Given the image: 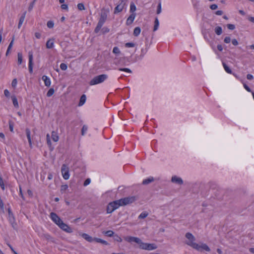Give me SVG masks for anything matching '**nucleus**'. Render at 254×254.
Masks as SVG:
<instances>
[{
	"label": "nucleus",
	"mask_w": 254,
	"mask_h": 254,
	"mask_svg": "<svg viewBox=\"0 0 254 254\" xmlns=\"http://www.w3.org/2000/svg\"><path fill=\"white\" fill-rule=\"evenodd\" d=\"M14 40V37L13 36V38H12V40L11 41V42L10 43V44H9V46L8 47V48L9 49H11V48H12V47L13 46V44Z\"/></svg>",
	"instance_id": "nucleus-56"
},
{
	"label": "nucleus",
	"mask_w": 254,
	"mask_h": 254,
	"mask_svg": "<svg viewBox=\"0 0 254 254\" xmlns=\"http://www.w3.org/2000/svg\"><path fill=\"white\" fill-rule=\"evenodd\" d=\"M107 17V15L106 12H102L101 13L100 18L99 19L100 21L105 23Z\"/></svg>",
	"instance_id": "nucleus-20"
},
{
	"label": "nucleus",
	"mask_w": 254,
	"mask_h": 254,
	"mask_svg": "<svg viewBox=\"0 0 254 254\" xmlns=\"http://www.w3.org/2000/svg\"><path fill=\"white\" fill-rule=\"evenodd\" d=\"M104 23L102 22H101L100 21H98V24H97V26L99 27H100L101 28V27H102L103 25L104 24Z\"/></svg>",
	"instance_id": "nucleus-62"
},
{
	"label": "nucleus",
	"mask_w": 254,
	"mask_h": 254,
	"mask_svg": "<svg viewBox=\"0 0 254 254\" xmlns=\"http://www.w3.org/2000/svg\"><path fill=\"white\" fill-rule=\"evenodd\" d=\"M54 40L49 39L46 43V47L48 49H52L54 47Z\"/></svg>",
	"instance_id": "nucleus-19"
},
{
	"label": "nucleus",
	"mask_w": 254,
	"mask_h": 254,
	"mask_svg": "<svg viewBox=\"0 0 254 254\" xmlns=\"http://www.w3.org/2000/svg\"><path fill=\"white\" fill-rule=\"evenodd\" d=\"M90 179H87L85 181H84V186H87L88 185H89L90 183Z\"/></svg>",
	"instance_id": "nucleus-55"
},
{
	"label": "nucleus",
	"mask_w": 254,
	"mask_h": 254,
	"mask_svg": "<svg viewBox=\"0 0 254 254\" xmlns=\"http://www.w3.org/2000/svg\"><path fill=\"white\" fill-rule=\"evenodd\" d=\"M51 134L52 140L55 142H58L59 140V136L58 133L56 131H53Z\"/></svg>",
	"instance_id": "nucleus-17"
},
{
	"label": "nucleus",
	"mask_w": 254,
	"mask_h": 254,
	"mask_svg": "<svg viewBox=\"0 0 254 254\" xmlns=\"http://www.w3.org/2000/svg\"><path fill=\"white\" fill-rule=\"evenodd\" d=\"M125 46L127 48L133 47L134 46V44L133 43H127L125 44Z\"/></svg>",
	"instance_id": "nucleus-48"
},
{
	"label": "nucleus",
	"mask_w": 254,
	"mask_h": 254,
	"mask_svg": "<svg viewBox=\"0 0 254 254\" xmlns=\"http://www.w3.org/2000/svg\"><path fill=\"white\" fill-rule=\"evenodd\" d=\"M29 57V70L30 73L33 72V53L29 52L28 53Z\"/></svg>",
	"instance_id": "nucleus-9"
},
{
	"label": "nucleus",
	"mask_w": 254,
	"mask_h": 254,
	"mask_svg": "<svg viewBox=\"0 0 254 254\" xmlns=\"http://www.w3.org/2000/svg\"><path fill=\"white\" fill-rule=\"evenodd\" d=\"M154 181V178L153 177H149L148 179H145L142 182L143 185H147Z\"/></svg>",
	"instance_id": "nucleus-25"
},
{
	"label": "nucleus",
	"mask_w": 254,
	"mask_h": 254,
	"mask_svg": "<svg viewBox=\"0 0 254 254\" xmlns=\"http://www.w3.org/2000/svg\"><path fill=\"white\" fill-rule=\"evenodd\" d=\"M227 28L230 30H234L235 28V26L234 24H228L227 25Z\"/></svg>",
	"instance_id": "nucleus-46"
},
{
	"label": "nucleus",
	"mask_w": 254,
	"mask_h": 254,
	"mask_svg": "<svg viewBox=\"0 0 254 254\" xmlns=\"http://www.w3.org/2000/svg\"><path fill=\"white\" fill-rule=\"evenodd\" d=\"M11 99L12 100V103L14 105V106L18 108L19 107L18 103L17 100V98L15 96L13 95L11 96Z\"/></svg>",
	"instance_id": "nucleus-22"
},
{
	"label": "nucleus",
	"mask_w": 254,
	"mask_h": 254,
	"mask_svg": "<svg viewBox=\"0 0 254 254\" xmlns=\"http://www.w3.org/2000/svg\"><path fill=\"white\" fill-rule=\"evenodd\" d=\"M161 3H159L158 5V7H157V14H159L161 13Z\"/></svg>",
	"instance_id": "nucleus-49"
},
{
	"label": "nucleus",
	"mask_w": 254,
	"mask_h": 254,
	"mask_svg": "<svg viewBox=\"0 0 254 254\" xmlns=\"http://www.w3.org/2000/svg\"><path fill=\"white\" fill-rule=\"evenodd\" d=\"M104 23L102 22H101L100 21H98V24H97V26L99 27H100L101 28V27H102L103 25L104 24Z\"/></svg>",
	"instance_id": "nucleus-63"
},
{
	"label": "nucleus",
	"mask_w": 254,
	"mask_h": 254,
	"mask_svg": "<svg viewBox=\"0 0 254 254\" xmlns=\"http://www.w3.org/2000/svg\"><path fill=\"white\" fill-rule=\"evenodd\" d=\"M61 172L63 177L65 180H68L69 178V168L66 165H62Z\"/></svg>",
	"instance_id": "nucleus-5"
},
{
	"label": "nucleus",
	"mask_w": 254,
	"mask_h": 254,
	"mask_svg": "<svg viewBox=\"0 0 254 254\" xmlns=\"http://www.w3.org/2000/svg\"><path fill=\"white\" fill-rule=\"evenodd\" d=\"M35 36L37 39H40L41 38V34L39 32H36L35 33Z\"/></svg>",
	"instance_id": "nucleus-60"
},
{
	"label": "nucleus",
	"mask_w": 254,
	"mask_h": 254,
	"mask_svg": "<svg viewBox=\"0 0 254 254\" xmlns=\"http://www.w3.org/2000/svg\"><path fill=\"white\" fill-rule=\"evenodd\" d=\"M215 33L217 35H220L222 33V29L220 26H217L215 28Z\"/></svg>",
	"instance_id": "nucleus-30"
},
{
	"label": "nucleus",
	"mask_w": 254,
	"mask_h": 254,
	"mask_svg": "<svg viewBox=\"0 0 254 254\" xmlns=\"http://www.w3.org/2000/svg\"><path fill=\"white\" fill-rule=\"evenodd\" d=\"M223 67L225 70V71L228 73H231L232 70L231 69L228 67V66L224 63H223Z\"/></svg>",
	"instance_id": "nucleus-34"
},
{
	"label": "nucleus",
	"mask_w": 254,
	"mask_h": 254,
	"mask_svg": "<svg viewBox=\"0 0 254 254\" xmlns=\"http://www.w3.org/2000/svg\"><path fill=\"white\" fill-rule=\"evenodd\" d=\"M61 7L62 9L66 10H68V6L66 4H62Z\"/></svg>",
	"instance_id": "nucleus-53"
},
{
	"label": "nucleus",
	"mask_w": 254,
	"mask_h": 254,
	"mask_svg": "<svg viewBox=\"0 0 254 254\" xmlns=\"http://www.w3.org/2000/svg\"><path fill=\"white\" fill-rule=\"evenodd\" d=\"M125 240L128 242H135L138 244L141 242V240L137 238L132 236L126 237L125 238Z\"/></svg>",
	"instance_id": "nucleus-8"
},
{
	"label": "nucleus",
	"mask_w": 254,
	"mask_h": 254,
	"mask_svg": "<svg viewBox=\"0 0 254 254\" xmlns=\"http://www.w3.org/2000/svg\"><path fill=\"white\" fill-rule=\"evenodd\" d=\"M60 68L63 70H65L67 69V65L64 64V63H62L60 65Z\"/></svg>",
	"instance_id": "nucleus-44"
},
{
	"label": "nucleus",
	"mask_w": 254,
	"mask_h": 254,
	"mask_svg": "<svg viewBox=\"0 0 254 254\" xmlns=\"http://www.w3.org/2000/svg\"><path fill=\"white\" fill-rule=\"evenodd\" d=\"M79 235L88 242H92L94 241V238L87 234L79 232Z\"/></svg>",
	"instance_id": "nucleus-11"
},
{
	"label": "nucleus",
	"mask_w": 254,
	"mask_h": 254,
	"mask_svg": "<svg viewBox=\"0 0 254 254\" xmlns=\"http://www.w3.org/2000/svg\"><path fill=\"white\" fill-rule=\"evenodd\" d=\"M18 59L17 62L18 64H21L22 63V54L21 53H18L17 54Z\"/></svg>",
	"instance_id": "nucleus-32"
},
{
	"label": "nucleus",
	"mask_w": 254,
	"mask_h": 254,
	"mask_svg": "<svg viewBox=\"0 0 254 254\" xmlns=\"http://www.w3.org/2000/svg\"><path fill=\"white\" fill-rule=\"evenodd\" d=\"M124 8V4H120L118 5L115 8L114 13H117L121 12Z\"/></svg>",
	"instance_id": "nucleus-18"
},
{
	"label": "nucleus",
	"mask_w": 254,
	"mask_h": 254,
	"mask_svg": "<svg viewBox=\"0 0 254 254\" xmlns=\"http://www.w3.org/2000/svg\"><path fill=\"white\" fill-rule=\"evenodd\" d=\"M225 43H229L231 42V38L230 37H226L224 39Z\"/></svg>",
	"instance_id": "nucleus-50"
},
{
	"label": "nucleus",
	"mask_w": 254,
	"mask_h": 254,
	"mask_svg": "<svg viewBox=\"0 0 254 254\" xmlns=\"http://www.w3.org/2000/svg\"><path fill=\"white\" fill-rule=\"evenodd\" d=\"M247 78L249 80H252L253 79V75H252V74H248L247 75Z\"/></svg>",
	"instance_id": "nucleus-59"
},
{
	"label": "nucleus",
	"mask_w": 254,
	"mask_h": 254,
	"mask_svg": "<svg viewBox=\"0 0 254 254\" xmlns=\"http://www.w3.org/2000/svg\"><path fill=\"white\" fill-rule=\"evenodd\" d=\"M68 186L67 185H62L61 187V191L62 193H64L67 189Z\"/></svg>",
	"instance_id": "nucleus-39"
},
{
	"label": "nucleus",
	"mask_w": 254,
	"mask_h": 254,
	"mask_svg": "<svg viewBox=\"0 0 254 254\" xmlns=\"http://www.w3.org/2000/svg\"><path fill=\"white\" fill-rule=\"evenodd\" d=\"M136 10V6L134 3L131 2L130 5V12L132 13H134V11Z\"/></svg>",
	"instance_id": "nucleus-33"
},
{
	"label": "nucleus",
	"mask_w": 254,
	"mask_h": 254,
	"mask_svg": "<svg viewBox=\"0 0 254 254\" xmlns=\"http://www.w3.org/2000/svg\"><path fill=\"white\" fill-rule=\"evenodd\" d=\"M17 79L16 78H14L12 81L11 86L15 88L17 85Z\"/></svg>",
	"instance_id": "nucleus-47"
},
{
	"label": "nucleus",
	"mask_w": 254,
	"mask_h": 254,
	"mask_svg": "<svg viewBox=\"0 0 254 254\" xmlns=\"http://www.w3.org/2000/svg\"><path fill=\"white\" fill-rule=\"evenodd\" d=\"M47 27L49 28H52L54 26V22L52 20L48 21L47 23Z\"/></svg>",
	"instance_id": "nucleus-38"
},
{
	"label": "nucleus",
	"mask_w": 254,
	"mask_h": 254,
	"mask_svg": "<svg viewBox=\"0 0 254 254\" xmlns=\"http://www.w3.org/2000/svg\"><path fill=\"white\" fill-rule=\"evenodd\" d=\"M141 32V29L139 27H136L134 28L133 30V35L134 36H138Z\"/></svg>",
	"instance_id": "nucleus-28"
},
{
	"label": "nucleus",
	"mask_w": 254,
	"mask_h": 254,
	"mask_svg": "<svg viewBox=\"0 0 254 254\" xmlns=\"http://www.w3.org/2000/svg\"><path fill=\"white\" fill-rule=\"evenodd\" d=\"M34 4H35V2H34V1H33V2L30 4L29 7H28L29 11H31L33 9Z\"/></svg>",
	"instance_id": "nucleus-54"
},
{
	"label": "nucleus",
	"mask_w": 254,
	"mask_h": 254,
	"mask_svg": "<svg viewBox=\"0 0 254 254\" xmlns=\"http://www.w3.org/2000/svg\"><path fill=\"white\" fill-rule=\"evenodd\" d=\"M148 215V213L146 211L142 212L138 216L139 219H144Z\"/></svg>",
	"instance_id": "nucleus-31"
},
{
	"label": "nucleus",
	"mask_w": 254,
	"mask_h": 254,
	"mask_svg": "<svg viewBox=\"0 0 254 254\" xmlns=\"http://www.w3.org/2000/svg\"><path fill=\"white\" fill-rule=\"evenodd\" d=\"M46 140L47 144L48 145L49 147L51 148V150H52L53 149V147L52 146V142L50 139V136L49 133L46 135Z\"/></svg>",
	"instance_id": "nucleus-23"
},
{
	"label": "nucleus",
	"mask_w": 254,
	"mask_h": 254,
	"mask_svg": "<svg viewBox=\"0 0 254 254\" xmlns=\"http://www.w3.org/2000/svg\"><path fill=\"white\" fill-rule=\"evenodd\" d=\"M185 237L187 240L185 243L192 248L193 249L198 251H201L202 250H205L206 252H210V249L206 244H201V245L196 243L195 237L190 233L188 232L186 234Z\"/></svg>",
	"instance_id": "nucleus-1"
},
{
	"label": "nucleus",
	"mask_w": 254,
	"mask_h": 254,
	"mask_svg": "<svg viewBox=\"0 0 254 254\" xmlns=\"http://www.w3.org/2000/svg\"><path fill=\"white\" fill-rule=\"evenodd\" d=\"M248 19L251 22L254 23V17L249 16Z\"/></svg>",
	"instance_id": "nucleus-58"
},
{
	"label": "nucleus",
	"mask_w": 254,
	"mask_h": 254,
	"mask_svg": "<svg viewBox=\"0 0 254 254\" xmlns=\"http://www.w3.org/2000/svg\"><path fill=\"white\" fill-rule=\"evenodd\" d=\"M104 234L109 237H112L113 236L114 233L113 231L109 230L105 232Z\"/></svg>",
	"instance_id": "nucleus-40"
},
{
	"label": "nucleus",
	"mask_w": 254,
	"mask_h": 254,
	"mask_svg": "<svg viewBox=\"0 0 254 254\" xmlns=\"http://www.w3.org/2000/svg\"><path fill=\"white\" fill-rule=\"evenodd\" d=\"M232 43L234 46H237L238 45V42L236 39H233L232 40Z\"/></svg>",
	"instance_id": "nucleus-57"
},
{
	"label": "nucleus",
	"mask_w": 254,
	"mask_h": 254,
	"mask_svg": "<svg viewBox=\"0 0 254 254\" xmlns=\"http://www.w3.org/2000/svg\"><path fill=\"white\" fill-rule=\"evenodd\" d=\"M77 8L79 10H83L85 9V7L82 3H79L77 4Z\"/></svg>",
	"instance_id": "nucleus-41"
},
{
	"label": "nucleus",
	"mask_w": 254,
	"mask_h": 254,
	"mask_svg": "<svg viewBox=\"0 0 254 254\" xmlns=\"http://www.w3.org/2000/svg\"><path fill=\"white\" fill-rule=\"evenodd\" d=\"M55 92V90L53 88H50L47 93V96L48 97L52 96Z\"/></svg>",
	"instance_id": "nucleus-37"
},
{
	"label": "nucleus",
	"mask_w": 254,
	"mask_h": 254,
	"mask_svg": "<svg viewBox=\"0 0 254 254\" xmlns=\"http://www.w3.org/2000/svg\"><path fill=\"white\" fill-rule=\"evenodd\" d=\"M25 15H26V12H24V13L22 14V15L20 18L19 23L18 25V28L19 29L21 27L22 24H23V23L25 20Z\"/></svg>",
	"instance_id": "nucleus-21"
},
{
	"label": "nucleus",
	"mask_w": 254,
	"mask_h": 254,
	"mask_svg": "<svg viewBox=\"0 0 254 254\" xmlns=\"http://www.w3.org/2000/svg\"><path fill=\"white\" fill-rule=\"evenodd\" d=\"M8 214H9V221H10V223L12 225V226L13 228H15V226H16V224L15 222V219L14 217V216L11 211L10 208H8Z\"/></svg>",
	"instance_id": "nucleus-10"
},
{
	"label": "nucleus",
	"mask_w": 254,
	"mask_h": 254,
	"mask_svg": "<svg viewBox=\"0 0 254 254\" xmlns=\"http://www.w3.org/2000/svg\"><path fill=\"white\" fill-rule=\"evenodd\" d=\"M119 70L120 71L127 72L130 73H131V70L127 68H119Z\"/></svg>",
	"instance_id": "nucleus-45"
},
{
	"label": "nucleus",
	"mask_w": 254,
	"mask_h": 254,
	"mask_svg": "<svg viewBox=\"0 0 254 254\" xmlns=\"http://www.w3.org/2000/svg\"><path fill=\"white\" fill-rule=\"evenodd\" d=\"M88 129V127L86 125H84L81 129V134L84 135Z\"/></svg>",
	"instance_id": "nucleus-36"
},
{
	"label": "nucleus",
	"mask_w": 254,
	"mask_h": 254,
	"mask_svg": "<svg viewBox=\"0 0 254 254\" xmlns=\"http://www.w3.org/2000/svg\"><path fill=\"white\" fill-rule=\"evenodd\" d=\"M223 13V12L222 10H218L216 11L215 14L217 15H221Z\"/></svg>",
	"instance_id": "nucleus-61"
},
{
	"label": "nucleus",
	"mask_w": 254,
	"mask_h": 254,
	"mask_svg": "<svg viewBox=\"0 0 254 254\" xmlns=\"http://www.w3.org/2000/svg\"><path fill=\"white\" fill-rule=\"evenodd\" d=\"M0 186L1 187V188L4 190V189H5V186H4V182H3V179L1 177V176H0Z\"/></svg>",
	"instance_id": "nucleus-42"
},
{
	"label": "nucleus",
	"mask_w": 254,
	"mask_h": 254,
	"mask_svg": "<svg viewBox=\"0 0 254 254\" xmlns=\"http://www.w3.org/2000/svg\"><path fill=\"white\" fill-rule=\"evenodd\" d=\"M86 96L85 95H82L80 99L79 103V106H82L85 102L86 101Z\"/></svg>",
	"instance_id": "nucleus-27"
},
{
	"label": "nucleus",
	"mask_w": 254,
	"mask_h": 254,
	"mask_svg": "<svg viewBox=\"0 0 254 254\" xmlns=\"http://www.w3.org/2000/svg\"><path fill=\"white\" fill-rule=\"evenodd\" d=\"M42 79L44 81L45 86L49 87L51 85V80L47 76L43 75Z\"/></svg>",
	"instance_id": "nucleus-16"
},
{
	"label": "nucleus",
	"mask_w": 254,
	"mask_h": 254,
	"mask_svg": "<svg viewBox=\"0 0 254 254\" xmlns=\"http://www.w3.org/2000/svg\"><path fill=\"white\" fill-rule=\"evenodd\" d=\"M113 53H114L115 54H119L120 53V49H119V48H118V47H115L113 48Z\"/></svg>",
	"instance_id": "nucleus-43"
},
{
	"label": "nucleus",
	"mask_w": 254,
	"mask_h": 254,
	"mask_svg": "<svg viewBox=\"0 0 254 254\" xmlns=\"http://www.w3.org/2000/svg\"><path fill=\"white\" fill-rule=\"evenodd\" d=\"M8 124L10 131L12 132H13L14 123L10 120L8 122Z\"/></svg>",
	"instance_id": "nucleus-35"
},
{
	"label": "nucleus",
	"mask_w": 254,
	"mask_h": 254,
	"mask_svg": "<svg viewBox=\"0 0 254 254\" xmlns=\"http://www.w3.org/2000/svg\"><path fill=\"white\" fill-rule=\"evenodd\" d=\"M120 206H121V204L119 202L118 200L111 202L107 206V213L109 214L111 213Z\"/></svg>",
	"instance_id": "nucleus-3"
},
{
	"label": "nucleus",
	"mask_w": 254,
	"mask_h": 254,
	"mask_svg": "<svg viewBox=\"0 0 254 254\" xmlns=\"http://www.w3.org/2000/svg\"><path fill=\"white\" fill-rule=\"evenodd\" d=\"M107 77H108V75L107 74H105L95 76L90 81V85H94L95 84L102 83L103 81H104L107 78Z\"/></svg>",
	"instance_id": "nucleus-2"
},
{
	"label": "nucleus",
	"mask_w": 254,
	"mask_h": 254,
	"mask_svg": "<svg viewBox=\"0 0 254 254\" xmlns=\"http://www.w3.org/2000/svg\"><path fill=\"white\" fill-rule=\"evenodd\" d=\"M25 132H26L27 139L28 140L29 146H30V148H32V139H31V137L30 130L28 128H27L25 129Z\"/></svg>",
	"instance_id": "nucleus-12"
},
{
	"label": "nucleus",
	"mask_w": 254,
	"mask_h": 254,
	"mask_svg": "<svg viewBox=\"0 0 254 254\" xmlns=\"http://www.w3.org/2000/svg\"><path fill=\"white\" fill-rule=\"evenodd\" d=\"M217 7H218V6L216 4H213L210 6V8L212 10H215L217 8Z\"/></svg>",
	"instance_id": "nucleus-51"
},
{
	"label": "nucleus",
	"mask_w": 254,
	"mask_h": 254,
	"mask_svg": "<svg viewBox=\"0 0 254 254\" xmlns=\"http://www.w3.org/2000/svg\"><path fill=\"white\" fill-rule=\"evenodd\" d=\"M157 248V246L155 244H148L147 247V250L151 251L155 250Z\"/></svg>",
	"instance_id": "nucleus-24"
},
{
	"label": "nucleus",
	"mask_w": 254,
	"mask_h": 254,
	"mask_svg": "<svg viewBox=\"0 0 254 254\" xmlns=\"http://www.w3.org/2000/svg\"><path fill=\"white\" fill-rule=\"evenodd\" d=\"M4 94L6 97H9L10 96V93L7 89H5L4 90Z\"/></svg>",
	"instance_id": "nucleus-52"
},
{
	"label": "nucleus",
	"mask_w": 254,
	"mask_h": 254,
	"mask_svg": "<svg viewBox=\"0 0 254 254\" xmlns=\"http://www.w3.org/2000/svg\"><path fill=\"white\" fill-rule=\"evenodd\" d=\"M50 218L52 221L58 226H59L63 221L62 219L57 215V214L54 212H51L50 213Z\"/></svg>",
	"instance_id": "nucleus-6"
},
{
	"label": "nucleus",
	"mask_w": 254,
	"mask_h": 254,
	"mask_svg": "<svg viewBox=\"0 0 254 254\" xmlns=\"http://www.w3.org/2000/svg\"><path fill=\"white\" fill-rule=\"evenodd\" d=\"M148 243H143L141 240V242L139 243V248L141 249L147 250V247L148 246Z\"/></svg>",
	"instance_id": "nucleus-26"
},
{
	"label": "nucleus",
	"mask_w": 254,
	"mask_h": 254,
	"mask_svg": "<svg viewBox=\"0 0 254 254\" xmlns=\"http://www.w3.org/2000/svg\"><path fill=\"white\" fill-rule=\"evenodd\" d=\"M42 237L47 240V241H49L52 242L53 243L55 242V240L53 237H52L49 234L45 233L42 235Z\"/></svg>",
	"instance_id": "nucleus-15"
},
{
	"label": "nucleus",
	"mask_w": 254,
	"mask_h": 254,
	"mask_svg": "<svg viewBox=\"0 0 254 254\" xmlns=\"http://www.w3.org/2000/svg\"><path fill=\"white\" fill-rule=\"evenodd\" d=\"M135 16L136 14L135 13H131L127 20V25H129L132 24L135 19Z\"/></svg>",
	"instance_id": "nucleus-13"
},
{
	"label": "nucleus",
	"mask_w": 254,
	"mask_h": 254,
	"mask_svg": "<svg viewBox=\"0 0 254 254\" xmlns=\"http://www.w3.org/2000/svg\"><path fill=\"white\" fill-rule=\"evenodd\" d=\"M171 181L172 182L179 185H181L183 183L182 179L181 178L178 177L176 176L172 177Z\"/></svg>",
	"instance_id": "nucleus-14"
},
{
	"label": "nucleus",
	"mask_w": 254,
	"mask_h": 254,
	"mask_svg": "<svg viewBox=\"0 0 254 254\" xmlns=\"http://www.w3.org/2000/svg\"><path fill=\"white\" fill-rule=\"evenodd\" d=\"M62 230L68 233H72V229L66 224L64 223L63 221L59 226H58Z\"/></svg>",
	"instance_id": "nucleus-7"
},
{
	"label": "nucleus",
	"mask_w": 254,
	"mask_h": 254,
	"mask_svg": "<svg viewBox=\"0 0 254 254\" xmlns=\"http://www.w3.org/2000/svg\"><path fill=\"white\" fill-rule=\"evenodd\" d=\"M217 49L220 51H222L223 50V47L221 45H217Z\"/></svg>",
	"instance_id": "nucleus-64"
},
{
	"label": "nucleus",
	"mask_w": 254,
	"mask_h": 254,
	"mask_svg": "<svg viewBox=\"0 0 254 254\" xmlns=\"http://www.w3.org/2000/svg\"><path fill=\"white\" fill-rule=\"evenodd\" d=\"M135 200L134 196L127 197L118 200L121 206H125L133 203Z\"/></svg>",
	"instance_id": "nucleus-4"
},
{
	"label": "nucleus",
	"mask_w": 254,
	"mask_h": 254,
	"mask_svg": "<svg viewBox=\"0 0 254 254\" xmlns=\"http://www.w3.org/2000/svg\"><path fill=\"white\" fill-rule=\"evenodd\" d=\"M94 241H95V242H96L97 243H100L106 245L108 244V243L107 241L103 240L100 238H94Z\"/></svg>",
	"instance_id": "nucleus-29"
}]
</instances>
